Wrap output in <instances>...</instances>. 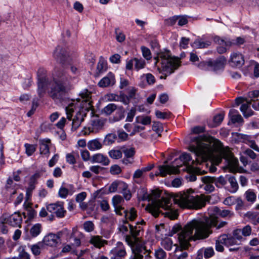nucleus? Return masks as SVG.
Instances as JSON below:
<instances>
[{
  "mask_svg": "<svg viewBox=\"0 0 259 259\" xmlns=\"http://www.w3.org/2000/svg\"><path fill=\"white\" fill-rule=\"evenodd\" d=\"M192 189L187 191L171 194L159 198L161 191L158 190H152L148 195L152 204L149 207V211L155 218L161 214L170 220H175L178 217L177 210L172 208V202L179 204L181 207L190 209H200L205 205V196L203 195H194Z\"/></svg>",
  "mask_w": 259,
  "mask_h": 259,
  "instance_id": "1",
  "label": "nucleus"
},
{
  "mask_svg": "<svg viewBox=\"0 0 259 259\" xmlns=\"http://www.w3.org/2000/svg\"><path fill=\"white\" fill-rule=\"evenodd\" d=\"M194 141L196 142V145H190L189 149L196 156L205 159L210 157L214 152L219 151V155L215 158V163L220 164L223 158L230 171L234 172L237 171L239 165L238 159L234 156L228 147H222V144L219 141H202L199 136L194 138Z\"/></svg>",
  "mask_w": 259,
  "mask_h": 259,
  "instance_id": "2",
  "label": "nucleus"
},
{
  "mask_svg": "<svg viewBox=\"0 0 259 259\" xmlns=\"http://www.w3.org/2000/svg\"><path fill=\"white\" fill-rule=\"evenodd\" d=\"M227 224L226 222L218 223V218L211 217L205 221L193 220L185 226V230L180 236V240L184 242L185 245L190 239H204L209 237L212 233L211 228L214 227L220 229Z\"/></svg>",
  "mask_w": 259,
  "mask_h": 259,
  "instance_id": "3",
  "label": "nucleus"
},
{
  "mask_svg": "<svg viewBox=\"0 0 259 259\" xmlns=\"http://www.w3.org/2000/svg\"><path fill=\"white\" fill-rule=\"evenodd\" d=\"M74 77L67 70H59L55 72L53 80L50 83L48 94L54 101H61L72 89L71 83Z\"/></svg>",
  "mask_w": 259,
  "mask_h": 259,
  "instance_id": "4",
  "label": "nucleus"
},
{
  "mask_svg": "<svg viewBox=\"0 0 259 259\" xmlns=\"http://www.w3.org/2000/svg\"><path fill=\"white\" fill-rule=\"evenodd\" d=\"M91 95V92L87 90H83L79 94L81 99H78L77 102L82 100L79 105L80 109L73 118L72 123V128H74V130L79 127L84 120V117L86 116L87 112L89 111L92 107Z\"/></svg>",
  "mask_w": 259,
  "mask_h": 259,
  "instance_id": "5",
  "label": "nucleus"
},
{
  "mask_svg": "<svg viewBox=\"0 0 259 259\" xmlns=\"http://www.w3.org/2000/svg\"><path fill=\"white\" fill-rule=\"evenodd\" d=\"M155 59L157 60L156 62L161 59L162 71L165 72L164 79L166 78L167 74L169 75L173 73L180 66V61L179 59L171 57L168 53H160ZM160 78L162 79L163 77L161 76Z\"/></svg>",
  "mask_w": 259,
  "mask_h": 259,
  "instance_id": "6",
  "label": "nucleus"
},
{
  "mask_svg": "<svg viewBox=\"0 0 259 259\" xmlns=\"http://www.w3.org/2000/svg\"><path fill=\"white\" fill-rule=\"evenodd\" d=\"M130 229V235L126 234L125 240L127 244L131 247L133 254H135V249L137 248L143 250V252H147L149 250L146 249L145 244L142 242L138 236H139L140 228L136 226H133L127 224Z\"/></svg>",
  "mask_w": 259,
  "mask_h": 259,
  "instance_id": "7",
  "label": "nucleus"
},
{
  "mask_svg": "<svg viewBox=\"0 0 259 259\" xmlns=\"http://www.w3.org/2000/svg\"><path fill=\"white\" fill-rule=\"evenodd\" d=\"M53 56L58 62L64 65H68L69 69L73 74H77L78 69L71 64L72 58L68 48L58 46L54 52Z\"/></svg>",
  "mask_w": 259,
  "mask_h": 259,
  "instance_id": "8",
  "label": "nucleus"
},
{
  "mask_svg": "<svg viewBox=\"0 0 259 259\" xmlns=\"http://www.w3.org/2000/svg\"><path fill=\"white\" fill-rule=\"evenodd\" d=\"M214 42L218 45L217 50L218 53L222 54L226 53L228 49L234 46H240L243 45L245 40L244 38L239 36L235 39L223 38L218 36L213 38Z\"/></svg>",
  "mask_w": 259,
  "mask_h": 259,
  "instance_id": "9",
  "label": "nucleus"
},
{
  "mask_svg": "<svg viewBox=\"0 0 259 259\" xmlns=\"http://www.w3.org/2000/svg\"><path fill=\"white\" fill-rule=\"evenodd\" d=\"M37 94L40 98H42L46 91V88L48 84V79L45 75V71L44 69H39L37 72Z\"/></svg>",
  "mask_w": 259,
  "mask_h": 259,
  "instance_id": "10",
  "label": "nucleus"
},
{
  "mask_svg": "<svg viewBox=\"0 0 259 259\" xmlns=\"http://www.w3.org/2000/svg\"><path fill=\"white\" fill-rule=\"evenodd\" d=\"M67 231V229H64L61 231L57 233V234L50 233L46 235L43 239L42 242L45 245L52 247H55L57 245L61 242V237L62 235Z\"/></svg>",
  "mask_w": 259,
  "mask_h": 259,
  "instance_id": "11",
  "label": "nucleus"
},
{
  "mask_svg": "<svg viewBox=\"0 0 259 259\" xmlns=\"http://www.w3.org/2000/svg\"><path fill=\"white\" fill-rule=\"evenodd\" d=\"M47 209L50 212L56 214L59 218L64 217L66 211L64 208L63 202H57L51 203L47 206Z\"/></svg>",
  "mask_w": 259,
  "mask_h": 259,
  "instance_id": "12",
  "label": "nucleus"
},
{
  "mask_svg": "<svg viewBox=\"0 0 259 259\" xmlns=\"http://www.w3.org/2000/svg\"><path fill=\"white\" fill-rule=\"evenodd\" d=\"M111 259H123L126 255L125 246L121 242H117L116 246L110 251Z\"/></svg>",
  "mask_w": 259,
  "mask_h": 259,
  "instance_id": "13",
  "label": "nucleus"
},
{
  "mask_svg": "<svg viewBox=\"0 0 259 259\" xmlns=\"http://www.w3.org/2000/svg\"><path fill=\"white\" fill-rule=\"evenodd\" d=\"M179 166H170L168 165H159L158 167V170L155 172V176H160L162 177L167 175L176 174L180 172Z\"/></svg>",
  "mask_w": 259,
  "mask_h": 259,
  "instance_id": "14",
  "label": "nucleus"
},
{
  "mask_svg": "<svg viewBox=\"0 0 259 259\" xmlns=\"http://www.w3.org/2000/svg\"><path fill=\"white\" fill-rule=\"evenodd\" d=\"M227 62V59L224 56H220L214 61H209L208 64L210 66V70L217 72L223 70Z\"/></svg>",
  "mask_w": 259,
  "mask_h": 259,
  "instance_id": "15",
  "label": "nucleus"
},
{
  "mask_svg": "<svg viewBox=\"0 0 259 259\" xmlns=\"http://www.w3.org/2000/svg\"><path fill=\"white\" fill-rule=\"evenodd\" d=\"M229 64L232 67H240L244 64L243 55L239 53H233L231 55Z\"/></svg>",
  "mask_w": 259,
  "mask_h": 259,
  "instance_id": "16",
  "label": "nucleus"
},
{
  "mask_svg": "<svg viewBox=\"0 0 259 259\" xmlns=\"http://www.w3.org/2000/svg\"><path fill=\"white\" fill-rule=\"evenodd\" d=\"M116 82L115 75L112 72H109L98 82V85L101 88L113 86Z\"/></svg>",
  "mask_w": 259,
  "mask_h": 259,
  "instance_id": "17",
  "label": "nucleus"
},
{
  "mask_svg": "<svg viewBox=\"0 0 259 259\" xmlns=\"http://www.w3.org/2000/svg\"><path fill=\"white\" fill-rule=\"evenodd\" d=\"M92 163H98L103 166H107L110 164V160L108 157L102 153H96L94 154L91 158Z\"/></svg>",
  "mask_w": 259,
  "mask_h": 259,
  "instance_id": "18",
  "label": "nucleus"
},
{
  "mask_svg": "<svg viewBox=\"0 0 259 259\" xmlns=\"http://www.w3.org/2000/svg\"><path fill=\"white\" fill-rule=\"evenodd\" d=\"M104 120L99 118L93 119L92 121V127H89L87 131H82V133L83 135L89 134L91 132H94L95 131H98L101 129L104 125Z\"/></svg>",
  "mask_w": 259,
  "mask_h": 259,
  "instance_id": "19",
  "label": "nucleus"
},
{
  "mask_svg": "<svg viewBox=\"0 0 259 259\" xmlns=\"http://www.w3.org/2000/svg\"><path fill=\"white\" fill-rule=\"evenodd\" d=\"M203 180L206 182H213L218 188H222L227 184V180L223 176L218 178L210 176H205Z\"/></svg>",
  "mask_w": 259,
  "mask_h": 259,
  "instance_id": "20",
  "label": "nucleus"
},
{
  "mask_svg": "<svg viewBox=\"0 0 259 259\" xmlns=\"http://www.w3.org/2000/svg\"><path fill=\"white\" fill-rule=\"evenodd\" d=\"M89 242L98 249H100L108 243L107 240L103 239L102 236L99 235L91 236Z\"/></svg>",
  "mask_w": 259,
  "mask_h": 259,
  "instance_id": "21",
  "label": "nucleus"
},
{
  "mask_svg": "<svg viewBox=\"0 0 259 259\" xmlns=\"http://www.w3.org/2000/svg\"><path fill=\"white\" fill-rule=\"evenodd\" d=\"M22 218L20 213L15 212L7 219V223L11 226L16 227H21Z\"/></svg>",
  "mask_w": 259,
  "mask_h": 259,
  "instance_id": "22",
  "label": "nucleus"
},
{
  "mask_svg": "<svg viewBox=\"0 0 259 259\" xmlns=\"http://www.w3.org/2000/svg\"><path fill=\"white\" fill-rule=\"evenodd\" d=\"M136 92L137 89L134 87H130L128 89L127 95L122 92V103L125 105H128L132 99L136 98Z\"/></svg>",
  "mask_w": 259,
  "mask_h": 259,
  "instance_id": "23",
  "label": "nucleus"
},
{
  "mask_svg": "<svg viewBox=\"0 0 259 259\" xmlns=\"http://www.w3.org/2000/svg\"><path fill=\"white\" fill-rule=\"evenodd\" d=\"M185 230V227H184V228L181 230V232L178 234V239H179V243H180V246L179 247V246H177L176 247V248L175 250V252L174 253V255L172 257V258H176V255H179V254H181L182 253H183L184 252V250H182V248L183 249H186L188 247L189 245H190L189 244V242L190 241H192V240H196L197 239H190L189 241H188V243L186 245H185L184 244V242H183V241H181V240H180V236L182 234V233L183 232V231H184Z\"/></svg>",
  "mask_w": 259,
  "mask_h": 259,
  "instance_id": "24",
  "label": "nucleus"
},
{
  "mask_svg": "<svg viewBox=\"0 0 259 259\" xmlns=\"http://www.w3.org/2000/svg\"><path fill=\"white\" fill-rule=\"evenodd\" d=\"M83 237V235L82 233L75 229H73L70 237V239H72L73 241L72 245L76 247L79 246L81 244V239Z\"/></svg>",
  "mask_w": 259,
  "mask_h": 259,
  "instance_id": "25",
  "label": "nucleus"
},
{
  "mask_svg": "<svg viewBox=\"0 0 259 259\" xmlns=\"http://www.w3.org/2000/svg\"><path fill=\"white\" fill-rule=\"evenodd\" d=\"M222 237L221 240L223 242H225V245L226 246H230L232 245H238L240 244L233 235L229 234H222Z\"/></svg>",
  "mask_w": 259,
  "mask_h": 259,
  "instance_id": "26",
  "label": "nucleus"
},
{
  "mask_svg": "<svg viewBox=\"0 0 259 259\" xmlns=\"http://www.w3.org/2000/svg\"><path fill=\"white\" fill-rule=\"evenodd\" d=\"M88 149L91 151H96L102 148V144L99 139L90 140L87 143Z\"/></svg>",
  "mask_w": 259,
  "mask_h": 259,
  "instance_id": "27",
  "label": "nucleus"
},
{
  "mask_svg": "<svg viewBox=\"0 0 259 259\" xmlns=\"http://www.w3.org/2000/svg\"><path fill=\"white\" fill-rule=\"evenodd\" d=\"M188 168L190 172L189 179V181L191 182H194L196 180V175H201L205 173L204 170L201 171V170L198 167L189 166Z\"/></svg>",
  "mask_w": 259,
  "mask_h": 259,
  "instance_id": "28",
  "label": "nucleus"
},
{
  "mask_svg": "<svg viewBox=\"0 0 259 259\" xmlns=\"http://www.w3.org/2000/svg\"><path fill=\"white\" fill-rule=\"evenodd\" d=\"M230 120L233 123H241L243 121V119L241 115L238 114V111L234 109L230 110L229 113Z\"/></svg>",
  "mask_w": 259,
  "mask_h": 259,
  "instance_id": "29",
  "label": "nucleus"
},
{
  "mask_svg": "<svg viewBox=\"0 0 259 259\" xmlns=\"http://www.w3.org/2000/svg\"><path fill=\"white\" fill-rule=\"evenodd\" d=\"M51 143L50 139L42 140L40 141L39 151L41 154H47L49 153L50 148L49 144Z\"/></svg>",
  "mask_w": 259,
  "mask_h": 259,
  "instance_id": "30",
  "label": "nucleus"
},
{
  "mask_svg": "<svg viewBox=\"0 0 259 259\" xmlns=\"http://www.w3.org/2000/svg\"><path fill=\"white\" fill-rule=\"evenodd\" d=\"M143 250L138 249L136 248L135 249V254H134L133 259H147L148 257H150V253L151 252L150 250H149L147 252H143Z\"/></svg>",
  "mask_w": 259,
  "mask_h": 259,
  "instance_id": "31",
  "label": "nucleus"
},
{
  "mask_svg": "<svg viewBox=\"0 0 259 259\" xmlns=\"http://www.w3.org/2000/svg\"><path fill=\"white\" fill-rule=\"evenodd\" d=\"M244 196L247 201L253 203L256 199V195L254 190L248 189L244 193Z\"/></svg>",
  "mask_w": 259,
  "mask_h": 259,
  "instance_id": "32",
  "label": "nucleus"
},
{
  "mask_svg": "<svg viewBox=\"0 0 259 259\" xmlns=\"http://www.w3.org/2000/svg\"><path fill=\"white\" fill-rule=\"evenodd\" d=\"M44 243L42 242L29 246L32 253L35 256L39 255L41 253V250L44 248Z\"/></svg>",
  "mask_w": 259,
  "mask_h": 259,
  "instance_id": "33",
  "label": "nucleus"
},
{
  "mask_svg": "<svg viewBox=\"0 0 259 259\" xmlns=\"http://www.w3.org/2000/svg\"><path fill=\"white\" fill-rule=\"evenodd\" d=\"M26 210L27 212H23L22 214L24 218L27 217V221H30L36 216V211L28 206V204L26 206Z\"/></svg>",
  "mask_w": 259,
  "mask_h": 259,
  "instance_id": "34",
  "label": "nucleus"
},
{
  "mask_svg": "<svg viewBox=\"0 0 259 259\" xmlns=\"http://www.w3.org/2000/svg\"><path fill=\"white\" fill-rule=\"evenodd\" d=\"M119 192L122 194L123 198L127 201L130 200L132 198V194L131 191L128 189V185L125 183H124Z\"/></svg>",
  "mask_w": 259,
  "mask_h": 259,
  "instance_id": "35",
  "label": "nucleus"
},
{
  "mask_svg": "<svg viewBox=\"0 0 259 259\" xmlns=\"http://www.w3.org/2000/svg\"><path fill=\"white\" fill-rule=\"evenodd\" d=\"M124 182L120 181L113 182L109 187V191L110 193H114L118 190L120 191Z\"/></svg>",
  "mask_w": 259,
  "mask_h": 259,
  "instance_id": "36",
  "label": "nucleus"
},
{
  "mask_svg": "<svg viewBox=\"0 0 259 259\" xmlns=\"http://www.w3.org/2000/svg\"><path fill=\"white\" fill-rule=\"evenodd\" d=\"M76 103L71 102L69 103L67 107H66V112L67 114V118L71 120L72 116V114L74 111V110L76 108Z\"/></svg>",
  "mask_w": 259,
  "mask_h": 259,
  "instance_id": "37",
  "label": "nucleus"
},
{
  "mask_svg": "<svg viewBox=\"0 0 259 259\" xmlns=\"http://www.w3.org/2000/svg\"><path fill=\"white\" fill-rule=\"evenodd\" d=\"M124 214L126 219H128L131 221H134L137 217V211L133 207L131 208L129 211L124 210Z\"/></svg>",
  "mask_w": 259,
  "mask_h": 259,
  "instance_id": "38",
  "label": "nucleus"
},
{
  "mask_svg": "<svg viewBox=\"0 0 259 259\" xmlns=\"http://www.w3.org/2000/svg\"><path fill=\"white\" fill-rule=\"evenodd\" d=\"M136 122L143 125H149L151 122V118L148 116H138L136 118Z\"/></svg>",
  "mask_w": 259,
  "mask_h": 259,
  "instance_id": "39",
  "label": "nucleus"
},
{
  "mask_svg": "<svg viewBox=\"0 0 259 259\" xmlns=\"http://www.w3.org/2000/svg\"><path fill=\"white\" fill-rule=\"evenodd\" d=\"M210 41L208 40L203 41L202 40H196L192 45L194 48H205L210 45Z\"/></svg>",
  "mask_w": 259,
  "mask_h": 259,
  "instance_id": "40",
  "label": "nucleus"
},
{
  "mask_svg": "<svg viewBox=\"0 0 259 259\" xmlns=\"http://www.w3.org/2000/svg\"><path fill=\"white\" fill-rule=\"evenodd\" d=\"M41 225L40 224L37 223L33 225L30 230V233L32 237H36L41 232Z\"/></svg>",
  "mask_w": 259,
  "mask_h": 259,
  "instance_id": "41",
  "label": "nucleus"
},
{
  "mask_svg": "<svg viewBox=\"0 0 259 259\" xmlns=\"http://www.w3.org/2000/svg\"><path fill=\"white\" fill-rule=\"evenodd\" d=\"M76 157H79L78 152L73 151L71 153L66 154V161L70 164H74L76 163Z\"/></svg>",
  "mask_w": 259,
  "mask_h": 259,
  "instance_id": "42",
  "label": "nucleus"
},
{
  "mask_svg": "<svg viewBox=\"0 0 259 259\" xmlns=\"http://www.w3.org/2000/svg\"><path fill=\"white\" fill-rule=\"evenodd\" d=\"M228 181L230 184V192L231 193H235L238 189V185L237 182L234 177H230Z\"/></svg>",
  "mask_w": 259,
  "mask_h": 259,
  "instance_id": "43",
  "label": "nucleus"
},
{
  "mask_svg": "<svg viewBox=\"0 0 259 259\" xmlns=\"http://www.w3.org/2000/svg\"><path fill=\"white\" fill-rule=\"evenodd\" d=\"M109 156L113 159H119L122 156V150L112 149L108 152Z\"/></svg>",
  "mask_w": 259,
  "mask_h": 259,
  "instance_id": "44",
  "label": "nucleus"
},
{
  "mask_svg": "<svg viewBox=\"0 0 259 259\" xmlns=\"http://www.w3.org/2000/svg\"><path fill=\"white\" fill-rule=\"evenodd\" d=\"M213 212L223 218L231 216V211L230 210L226 209L222 210L217 206L213 208Z\"/></svg>",
  "mask_w": 259,
  "mask_h": 259,
  "instance_id": "45",
  "label": "nucleus"
},
{
  "mask_svg": "<svg viewBox=\"0 0 259 259\" xmlns=\"http://www.w3.org/2000/svg\"><path fill=\"white\" fill-rule=\"evenodd\" d=\"M97 69L99 73H102L105 71L107 69V62L103 59L102 57L101 58L98 63Z\"/></svg>",
  "mask_w": 259,
  "mask_h": 259,
  "instance_id": "46",
  "label": "nucleus"
},
{
  "mask_svg": "<svg viewBox=\"0 0 259 259\" xmlns=\"http://www.w3.org/2000/svg\"><path fill=\"white\" fill-rule=\"evenodd\" d=\"M122 151L125 157L130 158L132 159L136 153L135 148L133 147L130 148L123 147L122 148Z\"/></svg>",
  "mask_w": 259,
  "mask_h": 259,
  "instance_id": "47",
  "label": "nucleus"
},
{
  "mask_svg": "<svg viewBox=\"0 0 259 259\" xmlns=\"http://www.w3.org/2000/svg\"><path fill=\"white\" fill-rule=\"evenodd\" d=\"M116 138L117 137L115 134H109L105 137L103 143L105 145H111L115 142Z\"/></svg>",
  "mask_w": 259,
  "mask_h": 259,
  "instance_id": "48",
  "label": "nucleus"
},
{
  "mask_svg": "<svg viewBox=\"0 0 259 259\" xmlns=\"http://www.w3.org/2000/svg\"><path fill=\"white\" fill-rule=\"evenodd\" d=\"M232 235L240 244L245 240V238L242 236L243 234L241 233V229H238L234 230Z\"/></svg>",
  "mask_w": 259,
  "mask_h": 259,
  "instance_id": "49",
  "label": "nucleus"
},
{
  "mask_svg": "<svg viewBox=\"0 0 259 259\" xmlns=\"http://www.w3.org/2000/svg\"><path fill=\"white\" fill-rule=\"evenodd\" d=\"M172 241L169 238H166L162 240L161 242V246L166 250H170L172 247Z\"/></svg>",
  "mask_w": 259,
  "mask_h": 259,
  "instance_id": "50",
  "label": "nucleus"
},
{
  "mask_svg": "<svg viewBox=\"0 0 259 259\" xmlns=\"http://www.w3.org/2000/svg\"><path fill=\"white\" fill-rule=\"evenodd\" d=\"M135 60V68L137 70H139L145 67L146 63L144 59L140 58L138 59L137 58H134Z\"/></svg>",
  "mask_w": 259,
  "mask_h": 259,
  "instance_id": "51",
  "label": "nucleus"
},
{
  "mask_svg": "<svg viewBox=\"0 0 259 259\" xmlns=\"http://www.w3.org/2000/svg\"><path fill=\"white\" fill-rule=\"evenodd\" d=\"M24 147L26 153L28 156L32 155L36 149V146L35 145L26 143L24 145Z\"/></svg>",
  "mask_w": 259,
  "mask_h": 259,
  "instance_id": "52",
  "label": "nucleus"
},
{
  "mask_svg": "<svg viewBox=\"0 0 259 259\" xmlns=\"http://www.w3.org/2000/svg\"><path fill=\"white\" fill-rule=\"evenodd\" d=\"M112 202L113 206L116 208V206H121L120 204L124 202V200L121 196L117 195L112 198Z\"/></svg>",
  "mask_w": 259,
  "mask_h": 259,
  "instance_id": "53",
  "label": "nucleus"
},
{
  "mask_svg": "<svg viewBox=\"0 0 259 259\" xmlns=\"http://www.w3.org/2000/svg\"><path fill=\"white\" fill-rule=\"evenodd\" d=\"M141 79H145L147 81V83L149 85L153 84L155 82V78L154 76L151 73L143 74L141 76Z\"/></svg>",
  "mask_w": 259,
  "mask_h": 259,
  "instance_id": "54",
  "label": "nucleus"
},
{
  "mask_svg": "<svg viewBox=\"0 0 259 259\" xmlns=\"http://www.w3.org/2000/svg\"><path fill=\"white\" fill-rule=\"evenodd\" d=\"M108 100L110 101H117L122 103V91L119 92V95L110 94L108 95Z\"/></svg>",
  "mask_w": 259,
  "mask_h": 259,
  "instance_id": "55",
  "label": "nucleus"
},
{
  "mask_svg": "<svg viewBox=\"0 0 259 259\" xmlns=\"http://www.w3.org/2000/svg\"><path fill=\"white\" fill-rule=\"evenodd\" d=\"M154 255L156 259H165L166 253L162 248L159 247L155 250Z\"/></svg>",
  "mask_w": 259,
  "mask_h": 259,
  "instance_id": "56",
  "label": "nucleus"
},
{
  "mask_svg": "<svg viewBox=\"0 0 259 259\" xmlns=\"http://www.w3.org/2000/svg\"><path fill=\"white\" fill-rule=\"evenodd\" d=\"M222 235H221L215 241V249L218 251L222 252L224 251V248L223 245H225V242H223L221 238H222Z\"/></svg>",
  "mask_w": 259,
  "mask_h": 259,
  "instance_id": "57",
  "label": "nucleus"
},
{
  "mask_svg": "<svg viewBox=\"0 0 259 259\" xmlns=\"http://www.w3.org/2000/svg\"><path fill=\"white\" fill-rule=\"evenodd\" d=\"M203 178L201 177L200 179L201 181L205 184V186H204V189L208 193H211L214 190V187L212 185L213 182H206L203 180Z\"/></svg>",
  "mask_w": 259,
  "mask_h": 259,
  "instance_id": "58",
  "label": "nucleus"
},
{
  "mask_svg": "<svg viewBox=\"0 0 259 259\" xmlns=\"http://www.w3.org/2000/svg\"><path fill=\"white\" fill-rule=\"evenodd\" d=\"M224 114L223 113H219L215 115L213 117V126H217L220 124L224 119Z\"/></svg>",
  "mask_w": 259,
  "mask_h": 259,
  "instance_id": "59",
  "label": "nucleus"
},
{
  "mask_svg": "<svg viewBox=\"0 0 259 259\" xmlns=\"http://www.w3.org/2000/svg\"><path fill=\"white\" fill-rule=\"evenodd\" d=\"M116 109V105L115 104H109L104 108V112L106 114L110 115Z\"/></svg>",
  "mask_w": 259,
  "mask_h": 259,
  "instance_id": "60",
  "label": "nucleus"
},
{
  "mask_svg": "<svg viewBox=\"0 0 259 259\" xmlns=\"http://www.w3.org/2000/svg\"><path fill=\"white\" fill-rule=\"evenodd\" d=\"M83 229L86 232H91L94 230V224L91 221H86L83 224Z\"/></svg>",
  "mask_w": 259,
  "mask_h": 259,
  "instance_id": "61",
  "label": "nucleus"
},
{
  "mask_svg": "<svg viewBox=\"0 0 259 259\" xmlns=\"http://www.w3.org/2000/svg\"><path fill=\"white\" fill-rule=\"evenodd\" d=\"M141 50L143 57L147 60L151 58V53L150 50L144 46L141 47Z\"/></svg>",
  "mask_w": 259,
  "mask_h": 259,
  "instance_id": "62",
  "label": "nucleus"
},
{
  "mask_svg": "<svg viewBox=\"0 0 259 259\" xmlns=\"http://www.w3.org/2000/svg\"><path fill=\"white\" fill-rule=\"evenodd\" d=\"M98 202L99 203L102 210L104 211H106L109 209L110 206L107 200H98Z\"/></svg>",
  "mask_w": 259,
  "mask_h": 259,
  "instance_id": "63",
  "label": "nucleus"
},
{
  "mask_svg": "<svg viewBox=\"0 0 259 259\" xmlns=\"http://www.w3.org/2000/svg\"><path fill=\"white\" fill-rule=\"evenodd\" d=\"M122 170L120 167L117 164H114L112 165L110 168V172L111 174L115 175L120 174Z\"/></svg>",
  "mask_w": 259,
  "mask_h": 259,
  "instance_id": "64",
  "label": "nucleus"
}]
</instances>
